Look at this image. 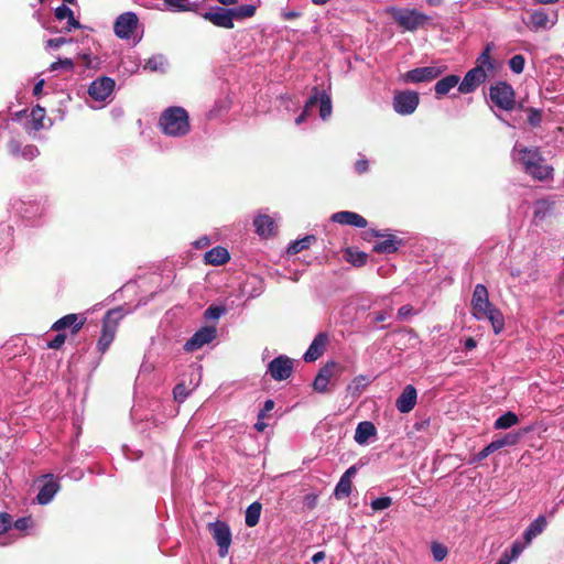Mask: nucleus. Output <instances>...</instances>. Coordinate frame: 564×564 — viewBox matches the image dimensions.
I'll return each instance as SVG.
<instances>
[{
	"label": "nucleus",
	"instance_id": "f257e3e1",
	"mask_svg": "<svg viewBox=\"0 0 564 564\" xmlns=\"http://www.w3.org/2000/svg\"><path fill=\"white\" fill-rule=\"evenodd\" d=\"M492 43H488L485 50L476 59V66L468 70L463 80L458 85V90L462 94H469L475 91L488 77V72H492L495 61L491 58Z\"/></svg>",
	"mask_w": 564,
	"mask_h": 564
},
{
	"label": "nucleus",
	"instance_id": "f03ea898",
	"mask_svg": "<svg viewBox=\"0 0 564 564\" xmlns=\"http://www.w3.org/2000/svg\"><path fill=\"white\" fill-rule=\"evenodd\" d=\"M519 154L523 171L533 180L546 182L553 178L554 169L546 163L539 148H522L519 150Z\"/></svg>",
	"mask_w": 564,
	"mask_h": 564
},
{
	"label": "nucleus",
	"instance_id": "7ed1b4c3",
	"mask_svg": "<svg viewBox=\"0 0 564 564\" xmlns=\"http://www.w3.org/2000/svg\"><path fill=\"white\" fill-rule=\"evenodd\" d=\"M159 127L163 134L182 138L191 131L188 112L180 106H172L163 110L159 119Z\"/></svg>",
	"mask_w": 564,
	"mask_h": 564
},
{
	"label": "nucleus",
	"instance_id": "20e7f679",
	"mask_svg": "<svg viewBox=\"0 0 564 564\" xmlns=\"http://www.w3.org/2000/svg\"><path fill=\"white\" fill-rule=\"evenodd\" d=\"M395 23L404 31L414 32L423 28L431 18L416 9L391 8L388 11Z\"/></svg>",
	"mask_w": 564,
	"mask_h": 564
},
{
	"label": "nucleus",
	"instance_id": "39448f33",
	"mask_svg": "<svg viewBox=\"0 0 564 564\" xmlns=\"http://www.w3.org/2000/svg\"><path fill=\"white\" fill-rule=\"evenodd\" d=\"M121 318L122 314L120 308L109 310L105 314L102 318L101 334L97 343V349L99 352L105 354L113 341Z\"/></svg>",
	"mask_w": 564,
	"mask_h": 564
},
{
	"label": "nucleus",
	"instance_id": "423d86ee",
	"mask_svg": "<svg viewBox=\"0 0 564 564\" xmlns=\"http://www.w3.org/2000/svg\"><path fill=\"white\" fill-rule=\"evenodd\" d=\"M489 97L499 109L511 111L516 107V93L507 82H497L489 88Z\"/></svg>",
	"mask_w": 564,
	"mask_h": 564
},
{
	"label": "nucleus",
	"instance_id": "0eeeda50",
	"mask_svg": "<svg viewBox=\"0 0 564 564\" xmlns=\"http://www.w3.org/2000/svg\"><path fill=\"white\" fill-rule=\"evenodd\" d=\"M345 368L336 361L326 362L316 375L313 388L319 393H327L329 391L328 383L332 380H337L344 372Z\"/></svg>",
	"mask_w": 564,
	"mask_h": 564
},
{
	"label": "nucleus",
	"instance_id": "6e6552de",
	"mask_svg": "<svg viewBox=\"0 0 564 564\" xmlns=\"http://www.w3.org/2000/svg\"><path fill=\"white\" fill-rule=\"evenodd\" d=\"M208 531L219 547V556L226 557L231 544V531L229 525L224 521L217 520L208 523Z\"/></svg>",
	"mask_w": 564,
	"mask_h": 564
},
{
	"label": "nucleus",
	"instance_id": "1a4fd4ad",
	"mask_svg": "<svg viewBox=\"0 0 564 564\" xmlns=\"http://www.w3.org/2000/svg\"><path fill=\"white\" fill-rule=\"evenodd\" d=\"M420 104V95L413 90L397 91L393 98V109L397 113L406 116L413 113Z\"/></svg>",
	"mask_w": 564,
	"mask_h": 564
},
{
	"label": "nucleus",
	"instance_id": "9d476101",
	"mask_svg": "<svg viewBox=\"0 0 564 564\" xmlns=\"http://www.w3.org/2000/svg\"><path fill=\"white\" fill-rule=\"evenodd\" d=\"M445 68L437 66L416 67L401 75L404 83H429L442 75Z\"/></svg>",
	"mask_w": 564,
	"mask_h": 564
},
{
	"label": "nucleus",
	"instance_id": "9b49d317",
	"mask_svg": "<svg viewBox=\"0 0 564 564\" xmlns=\"http://www.w3.org/2000/svg\"><path fill=\"white\" fill-rule=\"evenodd\" d=\"M492 307L487 288L484 284H477L471 297L473 316L478 321L485 319L486 312Z\"/></svg>",
	"mask_w": 564,
	"mask_h": 564
},
{
	"label": "nucleus",
	"instance_id": "f8f14e48",
	"mask_svg": "<svg viewBox=\"0 0 564 564\" xmlns=\"http://www.w3.org/2000/svg\"><path fill=\"white\" fill-rule=\"evenodd\" d=\"M216 336V326H204L195 332L194 335L185 343L184 349L189 352L195 351L204 345L212 343Z\"/></svg>",
	"mask_w": 564,
	"mask_h": 564
},
{
	"label": "nucleus",
	"instance_id": "ddd939ff",
	"mask_svg": "<svg viewBox=\"0 0 564 564\" xmlns=\"http://www.w3.org/2000/svg\"><path fill=\"white\" fill-rule=\"evenodd\" d=\"M139 19L133 12L120 14L115 22V34L120 39H129L138 26Z\"/></svg>",
	"mask_w": 564,
	"mask_h": 564
},
{
	"label": "nucleus",
	"instance_id": "4468645a",
	"mask_svg": "<svg viewBox=\"0 0 564 564\" xmlns=\"http://www.w3.org/2000/svg\"><path fill=\"white\" fill-rule=\"evenodd\" d=\"M268 371L276 381L286 380L293 372V361L286 356H279L270 361Z\"/></svg>",
	"mask_w": 564,
	"mask_h": 564
},
{
	"label": "nucleus",
	"instance_id": "2eb2a0df",
	"mask_svg": "<svg viewBox=\"0 0 564 564\" xmlns=\"http://www.w3.org/2000/svg\"><path fill=\"white\" fill-rule=\"evenodd\" d=\"M115 80L110 77H100L95 79L88 89L89 96L97 101L106 100L115 88Z\"/></svg>",
	"mask_w": 564,
	"mask_h": 564
},
{
	"label": "nucleus",
	"instance_id": "dca6fc26",
	"mask_svg": "<svg viewBox=\"0 0 564 564\" xmlns=\"http://www.w3.org/2000/svg\"><path fill=\"white\" fill-rule=\"evenodd\" d=\"M202 17L218 28L232 29L235 26L230 10L224 7H216Z\"/></svg>",
	"mask_w": 564,
	"mask_h": 564
},
{
	"label": "nucleus",
	"instance_id": "f3484780",
	"mask_svg": "<svg viewBox=\"0 0 564 564\" xmlns=\"http://www.w3.org/2000/svg\"><path fill=\"white\" fill-rule=\"evenodd\" d=\"M370 235L373 237L384 238L383 240L378 241L373 245L372 250L377 253H394L398 251L399 247L402 243V239H400L395 235H383L378 230H371Z\"/></svg>",
	"mask_w": 564,
	"mask_h": 564
},
{
	"label": "nucleus",
	"instance_id": "a211bd4d",
	"mask_svg": "<svg viewBox=\"0 0 564 564\" xmlns=\"http://www.w3.org/2000/svg\"><path fill=\"white\" fill-rule=\"evenodd\" d=\"M86 323V317H83L78 314L70 313L53 323L51 329L55 332H61L70 327V333L73 335L77 334Z\"/></svg>",
	"mask_w": 564,
	"mask_h": 564
},
{
	"label": "nucleus",
	"instance_id": "6ab92c4d",
	"mask_svg": "<svg viewBox=\"0 0 564 564\" xmlns=\"http://www.w3.org/2000/svg\"><path fill=\"white\" fill-rule=\"evenodd\" d=\"M328 344V335L326 333H318L313 341L311 343L308 349L304 354V360L306 362H312L317 360L321 356H323L326 350Z\"/></svg>",
	"mask_w": 564,
	"mask_h": 564
},
{
	"label": "nucleus",
	"instance_id": "aec40b11",
	"mask_svg": "<svg viewBox=\"0 0 564 564\" xmlns=\"http://www.w3.org/2000/svg\"><path fill=\"white\" fill-rule=\"evenodd\" d=\"M46 481L41 487L36 500L40 505H47L59 489V484L54 479L52 474L42 476Z\"/></svg>",
	"mask_w": 564,
	"mask_h": 564
},
{
	"label": "nucleus",
	"instance_id": "412c9836",
	"mask_svg": "<svg viewBox=\"0 0 564 564\" xmlns=\"http://www.w3.org/2000/svg\"><path fill=\"white\" fill-rule=\"evenodd\" d=\"M330 219L334 223L340 225H349L357 228H365L368 225V221L365 217L355 212L349 210L337 212L332 215Z\"/></svg>",
	"mask_w": 564,
	"mask_h": 564
},
{
	"label": "nucleus",
	"instance_id": "4be33fe9",
	"mask_svg": "<svg viewBox=\"0 0 564 564\" xmlns=\"http://www.w3.org/2000/svg\"><path fill=\"white\" fill-rule=\"evenodd\" d=\"M417 392L412 384H408L395 401V406L401 413H409L416 404Z\"/></svg>",
	"mask_w": 564,
	"mask_h": 564
},
{
	"label": "nucleus",
	"instance_id": "5701e85b",
	"mask_svg": "<svg viewBox=\"0 0 564 564\" xmlns=\"http://www.w3.org/2000/svg\"><path fill=\"white\" fill-rule=\"evenodd\" d=\"M556 20V13H553V18L551 19L543 10H535L530 13V19L527 24L531 30L538 31L540 29H546L549 24L554 25Z\"/></svg>",
	"mask_w": 564,
	"mask_h": 564
},
{
	"label": "nucleus",
	"instance_id": "b1692460",
	"mask_svg": "<svg viewBox=\"0 0 564 564\" xmlns=\"http://www.w3.org/2000/svg\"><path fill=\"white\" fill-rule=\"evenodd\" d=\"M256 232L264 238L275 235V223L269 215H259L254 218Z\"/></svg>",
	"mask_w": 564,
	"mask_h": 564
},
{
	"label": "nucleus",
	"instance_id": "393cba45",
	"mask_svg": "<svg viewBox=\"0 0 564 564\" xmlns=\"http://www.w3.org/2000/svg\"><path fill=\"white\" fill-rule=\"evenodd\" d=\"M547 525V520L545 516H539L535 520H533L530 525L523 532V540L525 543H531L534 538L540 535Z\"/></svg>",
	"mask_w": 564,
	"mask_h": 564
},
{
	"label": "nucleus",
	"instance_id": "a878e982",
	"mask_svg": "<svg viewBox=\"0 0 564 564\" xmlns=\"http://www.w3.org/2000/svg\"><path fill=\"white\" fill-rule=\"evenodd\" d=\"M377 429L375 424L370 421H362L358 423L355 431V441L356 443L364 445L368 442V440L372 436H376Z\"/></svg>",
	"mask_w": 564,
	"mask_h": 564
},
{
	"label": "nucleus",
	"instance_id": "bb28decb",
	"mask_svg": "<svg viewBox=\"0 0 564 564\" xmlns=\"http://www.w3.org/2000/svg\"><path fill=\"white\" fill-rule=\"evenodd\" d=\"M230 259L229 252L226 248L217 246L204 256V260L207 264L221 265L228 262Z\"/></svg>",
	"mask_w": 564,
	"mask_h": 564
},
{
	"label": "nucleus",
	"instance_id": "cd10ccee",
	"mask_svg": "<svg viewBox=\"0 0 564 564\" xmlns=\"http://www.w3.org/2000/svg\"><path fill=\"white\" fill-rule=\"evenodd\" d=\"M459 84V76L457 75H447L444 78L440 79L435 86V95L437 98L445 96L447 93H449L451 89H453L455 86Z\"/></svg>",
	"mask_w": 564,
	"mask_h": 564
},
{
	"label": "nucleus",
	"instance_id": "c85d7f7f",
	"mask_svg": "<svg viewBox=\"0 0 564 564\" xmlns=\"http://www.w3.org/2000/svg\"><path fill=\"white\" fill-rule=\"evenodd\" d=\"M527 432L528 430H522L519 432H509L503 436L494 440L492 444L495 445L497 451L507 446H514L520 442V440Z\"/></svg>",
	"mask_w": 564,
	"mask_h": 564
},
{
	"label": "nucleus",
	"instance_id": "c756f323",
	"mask_svg": "<svg viewBox=\"0 0 564 564\" xmlns=\"http://www.w3.org/2000/svg\"><path fill=\"white\" fill-rule=\"evenodd\" d=\"M55 18L57 20H67V26H66V30L67 31H70L72 29H80L82 28V24L79 23V21H77L75 18H74V13L73 11L65 4H62L59 7H57L55 9Z\"/></svg>",
	"mask_w": 564,
	"mask_h": 564
},
{
	"label": "nucleus",
	"instance_id": "7c9ffc66",
	"mask_svg": "<svg viewBox=\"0 0 564 564\" xmlns=\"http://www.w3.org/2000/svg\"><path fill=\"white\" fill-rule=\"evenodd\" d=\"M488 319L492 326L495 334H499L505 328V318L500 310L497 307H492L486 312V318Z\"/></svg>",
	"mask_w": 564,
	"mask_h": 564
},
{
	"label": "nucleus",
	"instance_id": "2f4dec72",
	"mask_svg": "<svg viewBox=\"0 0 564 564\" xmlns=\"http://www.w3.org/2000/svg\"><path fill=\"white\" fill-rule=\"evenodd\" d=\"M262 505L258 501L252 502L246 510L245 522L249 528L256 527L259 523L261 516Z\"/></svg>",
	"mask_w": 564,
	"mask_h": 564
},
{
	"label": "nucleus",
	"instance_id": "473e14b6",
	"mask_svg": "<svg viewBox=\"0 0 564 564\" xmlns=\"http://www.w3.org/2000/svg\"><path fill=\"white\" fill-rule=\"evenodd\" d=\"M316 241V237L314 235H307L305 236L304 238L302 239H299V240H295L293 241L289 247H288V254L290 256H294V254H297L299 252L303 251V250H306L311 247V245L313 242Z\"/></svg>",
	"mask_w": 564,
	"mask_h": 564
},
{
	"label": "nucleus",
	"instance_id": "72a5a7b5",
	"mask_svg": "<svg viewBox=\"0 0 564 564\" xmlns=\"http://www.w3.org/2000/svg\"><path fill=\"white\" fill-rule=\"evenodd\" d=\"M519 422V417L514 412L508 411L500 415L494 423L496 430H507Z\"/></svg>",
	"mask_w": 564,
	"mask_h": 564
},
{
	"label": "nucleus",
	"instance_id": "f704fd0d",
	"mask_svg": "<svg viewBox=\"0 0 564 564\" xmlns=\"http://www.w3.org/2000/svg\"><path fill=\"white\" fill-rule=\"evenodd\" d=\"M229 10L231 13L232 21H235L252 18L256 14L257 8L253 4H242Z\"/></svg>",
	"mask_w": 564,
	"mask_h": 564
},
{
	"label": "nucleus",
	"instance_id": "c9c22d12",
	"mask_svg": "<svg viewBox=\"0 0 564 564\" xmlns=\"http://www.w3.org/2000/svg\"><path fill=\"white\" fill-rule=\"evenodd\" d=\"M346 260L355 267H362L367 263L368 254L354 248H347L345 252Z\"/></svg>",
	"mask_w": 564,
	"mask_h": 564
},
{
	"label": "nucleus",
	"instance_id": "e433bc0d",
	"mask_svg": "<svg viewBox=\"0 0 564 564\" xmlns=\"http://www.w3.org/2000/svg\"><path fill=\"white\" fill-rule=\"evenodd\" d=\"M351 480L340 477L338 484L335 487L334 495L337 499H343L351 494Z\"/></svg>",
	"mask_w": 564,
	"mask_h": 564
},
{
	"label": "nucleus",
	"instance_id": "4c0bfd02",
	"mask_svg": "<svg viewBox=\"0 0 564 564\" xmlns=\"http://www.w3.org/2000/svg\"><path fill=\"white\" fill-rule=\"evenodd\" d=\"M368 383L369 381L366 376H357L356 378H354L351 383L348 384L347 391L352 395H359Z\"/></svg>",
	"mask_w": 564,
	"mask_h": 564
},
{
	"label": "nucleus",
	"instance_id": "58836bf2",
	"mask_svg": "<svg viewBox=\"0 0 564 564\" xmlns=\"http://www.w3.org/2000/svg\"><path fill=\"white\" fill-rule=\"evenodd\" d=\"M32 124L34 130H41L44 128L43 120L45 118V109L36 105L31 110Z\"/></svg>",
	"mask_w": 564,
	"mask_h": 564
},
{
	"label": "nucleus",
	"instance_id": "ea45409f",
	"mask_svg": "<svg viewBox=\"0 0 564 564\" xmlns=\"http://www.w3.org/2000/svg\"><path fill=\"white\" fill-rule=\"evenodd\" d=\"M528 545L529 543H525L524 540L523 542L517 540L512 543L510 550L502 554V557H507L508 561L511 562L512 560L517 558Z\"/></svg>",
	"mask_w": 564,
	"mask_h": 564
},
{
	"label": "nucleus",
	"instance_id": "a19ab883",
	"mask_svg": "<svg viewBox=\"0 0 564 564\" xmlns=\"http://www.w3.org/2000/svg\"><path fill=\"white\" fill-rule=\"evenodd\" d=\"M332 115V100L330 97L323 91L319 98V116L326 120Z\"/></svg>",
	"mask_w": 564,
	"mask_h": 564
},
{
	"label": "nucleus",
	"instance_id": "79ce46f5",
	"mask_svg": "<svg viewBox=\"0 0 564 564\" xmlns=\"http://www.w3.org/2000/svg\"><path fill=\"white\" fill-rule=\"evenodd\" d=\"M551 208L552 204H550L547 200L536 202L534 208V219L543 220L550 214Z\"/></svg>",
	"mask_w": 564,
	"mask_h": 564
},
{
	"label": "nucleus",
	"instance_id": "37998d69",
	"mask_svg": "<svg viewBox=\"0 0 564 564\" xmlns=\"http://www.w3.org/2000/svg\"><path fill=\"white\" fill-rule=\"evenodd\" d=\"M525 58L521 54L513 55L509 59V67L516 74H521L524 69Z\"/></svg>",
	"mask_w": 564,
	"mask_h": 564
},
{
	"label": "nucleus",
	"instance_id": "c03bdc74",
	"mask_svg": "<svg viewBox=\"0 0 564 564\" xmlns=\"http://www.w3.org/2000/svg\"><path fill=\"white\" fill-rule=\"evenodd\" d=\"M497 452L495 445L489 443L487 446H485L479 453H477L473 459H470V464L480 463L481 460L486 459L490 454Z\"/></svg>",
	"mask_w": 564,
	"mask_h": 564
},
{
	"label": "nucleus",
	"instance_id": "a18cd8bd",
	"mask_svg": "<svg viewBox=\"0 0 564 564\" xmlns=\"http://www.w3.org/2000/svg\"><path fill=\"white\" fill-rule=\"evenodd\" d=\"M226 312L225 306L210 305L205 312L206 319H218Z\"/></svg>",
	"mask_w": 564,
	"mask_h": 564
},
{
	"label": "nucleus",
	"instance_id": "49530a36",
	"mask_svg": "<svg viewBox=\"0 0 564 564\" xmlns=\"http://www.w3.org/2000/svg\"><path fill=\"white\" fill-rule=\"evenodd\" d=\"M392 505V498L384 496L377 498L371 501V508L373 511H380L389 508Z\"/></svg>",
	"mask_w": 564,
	"mask_h": 564
},
{
	"label": "nucleus",
	"instance_id": "de8ad7c7",
	"mask_svg": "<svg viewBox=\"0 0 564 564\" xmlns=\"http://www.w3.org/2000/svg\"><path fill=\"white\" fill-rule=\"evenodd\" d=\"M59 68H64V69H67V70H73L74 68V62L73 59L70 58H59L58 61L56 62H53L50 66V70L54 72V70H57Z\"/></svg>",
	"mask_w": 564,
	"mask_h": 564
},
{
	"label": "nucleus",
	"instance_id": "09e8293b",
	"mask_svg": "<svg viewBox=\"0 0 564 564\" xmlns=\"http://www.w3.org/2000/svg\"><path fill=\"white\" fill-rule=\"evenodd\" d=\"M189 391L187 390V387L184 383H178L173 389V395L175 401L182 403L187 398Z\"/></svg>",
	"mask_w": 564,
	"mask_h": 564
},
{
	"label": "nucleus",
	"instance_id": "8fccbe9b",
	"mask_svg": "<svg viewBox=\"0 0 564 564\" xmlns=\"http://www.w3.org/2000/svg\"><path fill=\"white\" fill-rule=\"evenodd\" d=\"M432 554H433V557L435 561L441 562L446 557L447 549L440 543H433L432 544Z\"/></svg>",
	"mask_w": 564,
	"mask_h": 564
},
{
	"label": "nucleus",
	"instance_id": "3c124183",
	"mask_svg": "<svg viewBox=\"0 0 564 564\" xmlns=\"http://www.w3.org/2000/svg\"><path fill=\"white\" fill-rule=\"evenodd\" d=\"M66 334L58 333L52 340L47 343V348L50 349H61L66 340Z\"/></svg>",
	"mask_w": 564,
	"mask_h": 564
},
{
	"label": "nucleus",
	"instance_id": "603ef678",
	"mask_svg": "<svg viewBox=\"0 0 564 564\" xmlns=\"http://www.w3.org/2000/svg\"><path fill=\"white\" fill-rule=\"evenodd\" d=\"M541 121H542L541 111L538 109H534V108H530L528 122L533 127H538L541 123Z\"/></svg>",
	"mask_w": 564,
	"mask_h": 564
},
{
	"label": "nucleus",
	"instance_id": "864d4df0",
	"mask_svg": "<svg viewBox=\"0 0 564 564\" xmlns=\"http://www.w3.org/2000/svg\"><path fill=\"white\" fill-rule=\"evenodd\" d=\"M12 525V518L9 513H0V534L6 533Z\"/></svg>",
	"mask_w": 564,
	"mask_h": 564
},
{
	"label": "nucleus",
	"instance_id": "5fc2aeb1",
	"mask_svg": "<svg viewBox=\"0 0 564 564\" xmlns=\"http://www.w3.org/2000/svg\"><path fill=\"white\" fill-rule=\"evenodd\" d=\"M313 95L307 99L304 106V110L310 111L313 107L316 106V104L319 101L321 94L318 91L317 87L313 88Z\"/></svg>",
	"mask_w": 564,
	"mask_h": 564
},
{
	"label": "nucleus",
	"instance_id": "6e6d98bb",
	"mask_svg": "<svg viewBox=\"0 0 564 564\" xmlns=\"http://www.w3.org/2000/svg\"><path fill=\"white\" fill-rule=\"evenodd\" d=\"M13 525L19 531H25L26 529H29L32 525V518L31 517L19 518L18 520H15Z\"/></svg>",
	"mask_w": 564,
	"mask_h": 564
},
{
	"label": "nucleus",
	"instance_id": "4d7b16f0",
	"mask_svg": "<svg viewBox=\"0 0 564 564\" xmlns=\"http://www.w3.org/2000/svg\"><path fill=\"white\" fill-rule=\"evenodd\" d=\"M414 314V308L412 305L410 304H406V305H403L401 306L399 310H398V318L399 319H406L409 316L413 315Z\"/></svg>",
	"mask_w": 564,
	"mask_h": 564
},
{
	"label": "nucleus",
	"instance_id": "13d9d810",
	"mask_svg": "<svg viewBox=\"0 0 564 564\" xmlns=\"http://www.w3.org/2000/svg\"><path fill=\"white\" fill-rule=\"evenodd\" d=\"M368 170H369V161L367 159H365V158L359 159L355 163V171L358 174H364V173L368 172Z\"/></svg>",
	"mask_w": 564,
	"mask_h": 564
},
{
	"label": "nucleus",
	"instance_id": "bf43d9fd",
	"mask_svg": "<svg viewBox=\"0 0 564 564\" xmlns=\"http://www.w3.org/2000/svg\"><path fill=\"white\" fill-rule=\"evenodd\" d=\"M72 40H68L66 37H54V39H50L47 40L46 44L48 47H53V48H58L61 47L62 45L70 42Z\"/></svg>",
	"mask_w": 564,
	"mask_h": 564
},
{
	"label": "nucleus",
	"instance_id": "052dcab7",
	"mask_svg": "<svg viewBox=\"0 0 564 564\" xmlns=\"http://www.w3.org/2000/svg\"><path fill=\"white\" fill-rule=\"evenodd\" d=\"M39 154V150L35 145H26L23 151H22V155L28 159V160H32L33 158H35L36 155Z\"/></svg>",
	"mask_w": 564,
	"mask_h": 564
},
{
	"label": "nucleus",
	"instance_id": "680f3d73",
	"mask_svg": "<svg viewBox=\"0 0 564 564\" xmlns=\"http://www.w3.org/2000/svg\"><path fill=\"white\" fill-rule=\"evenodd\" d=\"M78 58L84 63V65L87 68H91L93 67V58H91L90 54H88V53L79 54Z\"/></svg>",
	"mask_w": 564,
	"mask_h": 564
},
{
	"label": "nucleus",
	"instance_id": "e2e57ef3",
	"mask_svg": "<svg viewBox=\"0 0 564 564\" xmlns=\"http://www.w3.org/2000/svg\"><path fill=\"white\" fill-rule=\"evenodd\" d=\"M301 17V12L297 11H285L282 13V18L285 21L294 20Z\"/></svg>",
	"mask_w": 564,
	"mask_h": 564
},
{
	"label": "nucleus",
	"instance_id": "0e129e2a",
	"mask_svg": "<svg viewBox=\"0 0 564 564\" xmlns=\"http://www.w3.org/2000/svg\"><path fill=\"white\" fill-rule=\"evenodd\" d=\"M464 346L466 350H471L477 346V341L473 337H468L465 339Z\"/></svg>",
	"mask_w": 564,
	"mask_h": 564
},
{
	"label": "nucleus",
	"instance_id": "69168bd1",
	"mask_svg": "<svg viewBox=\"0 0 564 564\" xmlns=\"http://www.w3.org/2000/svg\"><path fill=\"white\" fill-rule=\"evenodd\" d=\"M357 473V467L356 466H350L344 474H343V477L346 478V479H349L351 480V478L356 475Z\"/></svg>",
	"mask_w": 564,
	"mask_h": 564
},
{
	"label": "nucleus",
	"instance_id": "338daca9",
	"mask_svg": "<svg viewBox=\"0 0 564 564\" xmlns=\"http://www.w3.org/2000/svg\"><path fill=\"white\" fill-rule=\"evenodd\" d=\"M43 87H44V79H41V80H39V82L34 85V88H33V95H34V96H40V95L42 94Z\"/></svg>",
	"mask_w": 564,
	"mask_h": 564
},
{
	"label": "nucleus",
	"instance_id": "774afa93",
	"mask_svg": "<svg viewBox=\"0 0 564 564\" xmlns=\"http://www.w3.org/2000/svg\"><path fill=\"white\" fill-rule=\"evenodd\" d=\"M325 558V552L323 551H319L317 553H315L312 557V562L314 564H318L321 561H323Z\"/></svg>",
	"mask_w": 564,
	"mask_h": 564
}]
</instances>
